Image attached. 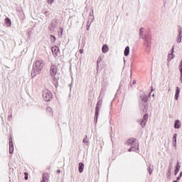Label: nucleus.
I'll return each mask as SVG.
<instances>
[{
	"label": "nucleus",
	"instance_id": "obj_1",
	"mask_svg": "<svg viewBox=\"0 0 182 182\" xmlns=\"http://www.w3.org/2000/svg\"><path fill=\"white\" fill-rule=\"evenodd\" d=\"M43 69V61L42 60H37L33 65L31 70V77L37 75Z\"/></svg>",
	"mask_w": 182,
	"mask_h": 182
},
{
	"label": "nucleus",
	"instance_id": "obj_2",
	"mask_svg": "<svg viewBox=\"0 0 182 182\" xmlns=\"http://www.w3.org/2000/svg\"><path fill=\"white\" fill-rule=\"evenodd\" d=\"M151 34L149 33L145 34L143 37L144 46L146 47L147 53H150V50H151Z\"/></svg>",
	"mask_w": 182,
	"mask_h": 182
},
{
	"label": "nucleus",
	"instance_id": "obj_3",
	"mask_svg": "<svg viewBox=\"0 0 182 182\" xmlns=\"http://www.w3.org/2000/svg\"><path fill=\"white\" fill-rule=\"evenodd\" d=\"M103 103V100H99L97 102L95 107V113L94 117L95 124H97V119H99V112H100V108L102 107V104Z\"/></svg>",
	"mask_w": 182,
	"mask_h": 182
},
{
	"label": "nucleus",
	"instance_id": "obj_4",
	"mask_svg": "<svg viewBox=\"0 0 182 182\" xmlns=\"http://www.w3.org/2000/svg\"><path fill=\"white\" fill-rule=\"evenodd\" d=\"M57 73H58V66L52 64L50 68V75L53 77L54 80H58V79H59V77H56Z\"/></svg>",
	"mask_w": 182,
	"mask_h": 182
},
{
	"label": "nucleus",
	"instance_id": "obj_5",
	"mask_svg": "<svg viewBox=\"0 0 182 182\" xmlns=\"http://www.w3.org/2000/svg\"><path fill=\"white\" fill-rule=\"evenodd\" d=\"M42 96H43V99L46 102H50V100H52V97H53L52 92H50V91L48 90H45L43 91Z\"/></svg>",
	"mask_w": 182,
	"mask_h": 182
},
{
	"label": "nucleus",
	"instance_id": "obj_6",
	"mask_svg": "<svg viewBox=\"0 0 182 182\" xmlns=\"http://www.w3.org/2000/svg\"><path fill=\"white\" fill-rule=\"evenodd\" d=\"M148 120H149V114H144L142 119L137 120V123H139L142 128H144L146 127V124L147 123Z\"/></svg>",
	"mask_w": 182,
	"mask_h": 182
},
{
	"label": "nucleus",
	"instance_id": "obj_7",
	"mask_svg": "<svg viewBox=\"0 0 182 182\" xmlns=\"http://www.w3.org/2000/svg\"><path fill=\"white\" fill-rule=\"evenodd\" d=\"M136 140L137 139H136L134 138L129 139L127 141V146L136 147L137 151H139V144L137 142H136Z\"/></svg>",
	"mask_w": 182,
	"mask_h": 182
},
{
	"label": "nucleus",
	"instance_id": "obj_8",
	"mask_svg": "<svg viewBox=\"0 0 182 182\" xmlns=\"http://www.w3.org/2000/svg\"><path fill=\"white\" fill-rule=\"evenodd\" d=\"M58 25H59V21L53 20L48 26L49 31H50L51 32L55 31V29L58 28Z\"/></svg>",
	"mask_w": 182,
	"mask_h": 182
},
{
	"label": "nucleus",
	"instance_id": "obj_9",
	"mask_svg": "<svg viewBox=\"0 0 182 182\" xmlns=\"http://www.w3.org/2000/svg\"><path fill=\"white\" fill-rule=\"evenodd\" d=\"M178 34L176 37V42H177V43H181L182 28L180 26H178Z\"/></svg>",
	"mask_w": 182,
	"mask_h": 182
},
{
	"label": "nucleus",
	"instance_id": "obj_10",
	"mask_svg": "<svg viewBox=\"0 0 182 182\" xmlns=\"http://www.w3.org/2000/svg\"><path fill=\"white\" fill-rule=\"evenodd\" d=\"M51 51H52V53L53 55V57L54 58H56L59 53V47L58 46H53L51 48Z\"/></svg>",
	"mask_w": 182,
	"mask_h": 182
},
{
	"label": "nucleus",
	"instance_id": "obj_11",
	"mask_svg": "<svg viewBox=\"0 0 182 182\" xmlns=\"http://www.w3.org/2000/svg\"><path fill=\"white\" fill-rule=\"evenodd\" d=\"M9 153L12 154L14 153V141H12V136L9 137Z\"/></svg>",
	"mask_w": 182,
	"mask_h": 182
},
{
	"label": "nucleus",
	"instance_id": "obj_12",
	"mask_svg": "<svg viewBox=\"0 0 182 182\" xmlns=\"http://www.w3.org/2000/svg\"><path fill=\"white\" fill-rule=\"evenodd\" d=\"M174 59V46L171 48V53L168 54V62H171Z\"/></svg>",
	"mask_w": 182,
	"mask_h": 182
},
{
	"label": "nucleus",
	"instance_id": "obj_13",
	"mask_svg": "<svg viewBox=\"0 0 182 182\" xmlns=\"http://www.w3.org/2000/svg\"><path fill=\"white\" fill-rule=\"evenodd\" d=\"M172 144L175 149H177V134H174L173 136Z\"/></svg>",
	"mask_w": 182,
	"mask_h": 182
},
{
	"label": "nucleus",
	"instance_id": "obj_14",
	"mask_svg": "<svg viewBox=\"0 0 182 182\" xmlns=\"http://www.w3.org/2000/svg\"><path fill=\"white\" fill-rule=\"evenodd\" d=\"M140 99L144 102V103H147L149 101V96L146 94H142L140 95Z\"/></svg>",
	"mask_w": 182,
	"mask_h": 182
},
{
	"label": "nucleus",
	"instance_id": "obj_15",
	"mask_svg": "<svg viewBox=\"0 0 182 182\" xmlns=\"http://www.w3.org/2000/svg\"><path fill=\"white\" fill-rule=\"evenodd\" d=\"M83 170H85V164H83V162H80L78 164V171L79 173H82Z\"/></svg>",
	"mask_w": 182,
	"mask_h": 182
},
{
	"label": "nucleus",
	"instance_id": "obj_16",
	"mask_svg": "<svg viewBox=\"0 0 182 182\" xmlns=\"http://www.w3.org/2000/svg\"><path fill=\"white\" fill-rule=\"evenodd\" d=\"M180 87H176V92H175V100H178V97H180Z\"/></svg>",
	"mask_w": 182,
	"mask_h": 182
},
{
	"label": "nucleus",
	"instance_id": "obj_17",
	"mask_svg": "<svg viewBox=\"0 0 182 182\" xmlns=\"http://www.w3.org/2000/svg\"><path fill=\"white\" fill-rule=\"evenodd\" d=\"M173 127L174 129H180L181 127V122L178 119L175 120Z\"/></svg>",
	"mask_w": 182,
	"mask_h": 182
},
{
	"label": "nucleus",
	"instance_id": "obj_18",
	"mask_svg": "<svg viewBox=\"0 0 182 182\" xmlns=\"http://www.w3.org/2000/svg\"><path fill=\"white\" fill-rule=\"evenodd\" d=\"M102 53H107V52H109V46H107L106 44H104L102 47Z\"/></svg>",
	"mask_w": 182,
	"mask_h": 182
},
{
	"label": "nucleus",
	"instance_id": "obj_19",
	"mask_svg": "<svg viewBox=\"0 0 182 182\" xmlns=\"http://www.w3.org/2000/svg\"><path fill=\"white\" fill-rule=\"evenodd\" d=\"M178 171H180V164L177 162L175 166L174 176H176L177 174H178Z\"/></svg>",
	"mask_w": 182,
	"mask_h": 182
},
{
	"label": "nucleus",
	"instance_id": "obj_20",
	"mask_svg": "<svg viewBox=\"0 0 182 182\" xmlns=\"http://www.w3.org/2000/svg\"><path fill=\"white\" fill-rule=\"evenodd\" d=\"M42 181L41 182H47L48 180H49V174L48 173H43L42 176Z\"/></svg>",
	"mask_w": 182,
	"mask_h": 182
},
{
	"label": "nucleus",
	"instance_id": "obj_21",
	"mask_svg": "<svg viewBox=\"0 0 182 182\" xmlns=\"http://www.w3.org/2000/svg\"><path fill=\"white\" fill-rule=\"evenodd\" d=\"M130 54V47L129 46L125 47L124 51V56H129Z\"/></svg>",
	"mask_w": 182,
	"mask_h": 182
},
{
	"label": "nucleus",
	"instance_id": "obj_22",
	"mask_svg": "<svg viewBox=\"0 0 182 182\" xmlns=\"http://www.w3.org/2000/svg\"><path fill=\"white\" fill-rule=\"evenodd\" d=\"M166 178L168 180H170V178H171V167H168V172L166 173Z\"/></svg>",
	"mask_w": 182,
	"mask_h": 182
},
{
	"label": "nucleus",
	"instance_id": "obj_23",
	"mask_svg": "<svg viewBox=\"0 0 182 182\" xmlns=\"http://www.w3.org/2000/svg\"><path fill=\"white\" fill-rule=\"evenodd\" d=\"M5 22H6V26H11V25H12V22L11 21V18H5Z\"/></svg>",
	"mask_w": 182,
	"mask_h": 182
},
{
	"label": "nucleus",
	"instance_id": "obj_24",
	"mask_svg": "<svg viewBox=\"0 0 182 182\" xmlns=\"http://www.w3.org/2000/svg\"><path fill=\"white\" fill-rule=\"evenodd\" d=\"M148 172L149 173V176H151V174L153 173V166H149L147 168Z\"/></svg>",
	"mask_w": 182,
	"mask_h": 182
},
{
	"label": "nucleus",
	"instance_id": "obj_25",
	"mask_svg": "<svg viewBox=\"0 0 182 182\" xmlns=\"http://www.w3.org/2000/svg\"><path fill=\"white\" fill-rule=\"evenodd\" d=\"M82 143H84V144H89V141H87V136H85V138L82 140Z\"/></svg>",
	"mask_w": 182,
	"mask_h": 182
},
{
	"label": "nucleus",
	"instance_id": "obj_26",
	"mask_svg": "<svg viewBox=\"0 0 182 182\" xmlns=\"http://www.w3.org/2000/svg\"><path fill=\"white\" fill-rule=\"evenodd\" d=\"M137 150V146H131L129 149L128 151H136Z\"/></svg>",
	"mask_w": 182,
	"mask_h": 182
},
{
	"label": "nucleus",
	"instance_id": "obj_27",
	"mask_svg": "<svg viewBox=\"0 0 182 182\" xmlns=\"http://www.w3.org/2000/svg\"><path fill=\"white\" fill-rule=\"evenodd\" d=\"M50 41L51 42H55L56 41V37H55V36H53V35H50Z\"/></svg>",
	"mask_w": 182,
	"mask_h": 182
},
{
	"label": "nucleus",
	"instance_id": "obj_28",
	"mask_svg": "<svg viewBox=\"0 0 182 182\" xmlns=\"http://www.w3.org/2000/svg\"><path fill=\"white\" fill-rule=\"evenodd\" d=\"M144 28L141 27L139 30V36H143V33H144Z\"/></svg>",
	"mask_w": 182,
	"mask_h": 182
},
{
	"label": "nucleus",
	"instance_id": "obj_29",
	"mask_svg": "<svg viewBox=\"0 0 182 182\" xmlns=\"http://www.w3.org/2000/svg\"><path fill=\"white\" fill-rule=\"evenodd\" d=\"M63 35V28H60V31L58 32V37L62 38Z\"/></svg>",
	"mask_w": 182,
	"mask_h": 182
},
{
	"label": "nucleus",
	"instance_id": "obj_30",
	"mask_svg": "<svg viewBox=\"0 0 182 182\" xmlns=\"http://www.w3.org/2000/svg\"><path fill=\"white\" fill-rule=\"evenodd\" d=\"M141 109H142L143 113L147 112V105H144Z\"/></svg>",
	"mask_w": 182,
	"mask_h": 182
},
{
	"label": "nucleus",
	"instance_id": "obj_31",
	"mask_svg": "<svg viewBox=\"0 0 182 182\" xmlns=\"http://www.w3.org/2000/svg\"><path fill=\"white\" fill-rule=\"evenodd\" d=\"M100 62H102V58H99L97 60V70L99 68V63H100Z\"/></svg>",
	"mask_w": 182,
	"mask_h": 182
},
{
	"label": "nucleus",
	"instance_id": "obj_32",
	"mask_svg": "<svg viewBox=\"0 0 182 182\" xmlns=\"http://www.w3.org/2000/svg\"><path fill=\"white\" fill-rule=\"evenodd\" d=\"M179 71H180V73H181L180 80H181V83H182V68H179Z\"/></svg>",
	"mask_w": 182,
	"mask_h": 182
},
{
	"label": "nucleus",
	"instance_id": "obj_33",
	"mask_svg": "<svg viewBox=\"0 0 182 182\" xmlns=\"http://www.w3.org/2000/svg\"><path fill=\"white\" fill-rule=\"evenodd\" d=\"M47 1H48V5H52V4H53V2H55V0H47Z\"/></svg>",
	"mask_w": 182,
	"mask_h": 182
},
{
	"label": "nucleus",
	"instance_id": "obj_34",
	"mask_svg": "<svg viewBox=\"0 0 182 182\" xmlns=\"http://www.w3.org/2000/svg\"><path fill=\"white\" fill-rule=\"evenodd\" d=\"M48 11H44L43 10V15H45L46 16H48Z\"/></svg>",
	"mask_w": 182,
	"mask_h": 182
},
{
	"label": "nucleus",
	"instance_id": "obj_35",
	"mask_svg": "<svg viewBox=\"0 0 182 182\" xmlns=\"http://www.w3.org/2000/svg\"><path fill=\"white\" fill-rule=\"evenodd\" d=\"M47 112H49V113H50L52 112V108L47 107Z\"/></svg>",
	"mask_w": 182,
	"mask_h": 182
},
{
	"label": "nucleus",
	"instance_id": "obj_36",
	"mask_svg": "<svg viewBox=\"0 0 182 182\" xmlns=\"http://www.w3.org/2000/svg\"><path fill=\"white\" fill-rule=\"evenodd\" d=\"M11 119H12V114H11V115H9V116L8 117V119H9V120H11Z\"/></svg>",
	"mask_w": 182,
	"mask_h": 182
},
{
	"label": "nucleus",
	"instance_id": "obj_37",
	"mask_svg": "<svg viewBox=\"0 0 182 182\" xmlns=\"http://www.w3.org/2000/svg\"><path fill=\"white\" fill-rule=\"evenodd\" d=\"M181 179V178H180V176H178V177L176 178L177 181H180Z\"/></svg>",
	"mask_w": 182,
	"mask_h": 182
},
{
	"label": "nucleus",
	"instance_id": "obj_38",
	"mask_svg": "<svg viewBox=\"0 0 182 182\" xmlns=\"http://www.w3.org/2000/svg\"><path fill=\"white\" fill-rule=\"evenodd\" d=\"M178 176L181 178V177H182V171L180 172Z\"/></svg>",
	"mask_w": 182,
	"mask_h": 182
},
{
	"label": "nucleus",
	"instance_id": "obj_39",
	"mask_svg": "<svg viewBox=\"0 0 182 182\" xmlns=\"http://www.w3.org/2000/svg\"><path fill=\"white\" fill-rule=\"evenodd\" d=\"M132 83H133L134 85H136V80H134L132 81Z\"/></svg>",
	"mask_w": 182,
	"mask_h": 182
},
{
	"label": "nucleus",
	"instance_id": "obj_40",
	"mask_svg": "<svg viewBox=\"0 0 182 182\" xmlns=\"http://www.w3.org/2000/svg\"><path fill=\"white\" fill-rule=\"evenodd\" d=\"M28 175H26V176H24V179H25V180H28Z\"/></svg>",
	"mask_w": 182,
	"mask_h": 182
},
{
	"label": "nucleus",
	"instance_id": "obj_41",
	"mask_svg": "<svg viewBox=\"0 0 182 182\" xmlns=\"http://www.w3.org/2000/svg\"><path fill=\"white\" fill-rule=\"evenodd\" d=\"M80 53H83V50L80 49Z\"/></svg>",
	"mask_w": 182,
	"mask_h": 182
},
{
	"label": "nucleus",
	"instance_id": "obj_42",
	"mask_svg": "<svg viewBox=\"0 0 182 182\" xmlns=\"http://www.w3.org/2000/svg\"><path fill=\"white\" fill-rule=\"evenodd\" d=\"M164 5H166V4H167V0H164Z\"/></svg>",
	"mask_w": 182,
	"mask_h": 182
},
{
	"label": "nucleus",
	"instance_id": "obj_43",
	"mask_svg": "<svg viewBox=\"0 0 182 182\" xmlns=\"http://www.w3.org/2000/svg\"><path fill=\"white\" fill-rule=\"evenodd\" d=\"M57 173H61L60 169L57 170Z\"/></svg>",
	"mask_w": 182,
	"mask_h": 182
},
{
	"label": "nucleus",
	"instance_id": "obj_44",
	"mask_svg": "<svg viewBox=\"0 0 182 182\" xmlns=\"http://www.w3.org/2000/svg\"><path fill=\"white\" fill-rule=\"evenodd\" d=\"M103 92V88L101 89L100 95H102V92Z\"/></svg>",
	"mask_w": 182,
	"mask_h": 182
},
{
	"label": "nucleus",
	"instance_id": "obj_45",
	"mask_svg": "<svg viewBox=\"0 0 182 182\" xmlns=\"http://www.w3.org/2000/svg\"><path fill=\"white\" fill-rule=\"evenodd\" d=\"M24 176H28V172H25Z\"/></svg>",
	"mask_w": 182,
	"mask_h": 182
},
{
	"label": "nucleus",
	"instance_id": "obj_46",
	"mask_svg": "<svg viewBox=\"0 0 182 182\" xmlns=\"http://www.w3.org/2000/svg\"><path fill=\"white\" fill-rule=\"evenodd\" d=\"M173 182H178V181H177V179H176V180L173 181Z\"/></svg>",
	"mask_w": 182,
	"mask_h": 182
},
{
	"label": "nucleus",
	"instance_id": "obj_47",
	"mask_svg": "<svg viewBox=\"0 0 182 182\" xmlns=\"http://www.w3.org/2000/svg\"><path fill=\"white\" fill-rule=\"evenodd\" d=\"M154 90L153 89V87H151V92H153Z\"/></svg>",
	"mask_w": 182,
	"mask_h": 182
},
{
	"label": "nucleus",
	"instance_id": "obj_48",
	"mask_svg": "<svg viewBox=\"0 0 182 182\" xmlns=\"http://www.w3.org/2000/svg\"><path fill=\"white\" fill-rule=\"evenodd\" d=\"M10 170H11V171H14V168H11Z\"/></svg>",
	"mask_w": 182,
	"mask_h": 182
},
{
	"label": "nucleus",
	"instance_id": "obj_49",
	"mask_svg": "<svg viewBox=\"0 0 182 182\" xmlns=\"http://www.w3.org/2000/svg\"><path fill=\"white\" fill-rule=\"evenodd\" d=\"M87 31H89V26L87 27Z\"/></svg>",
	"mask_w": 182,
	"mask_h": 182
},
{
	"label": "nucleus",
	"instance_id": "obj_50",
	"mask_svg": "<svg viewBox=\"0 0 182 182\" xmlns=\"http://www.w3.org/2000/svg\"><path fill=\"white\" fill-rule=\"evenodd\" d=\"M170 90H171V89H170V88H168V92H170Z\"/></svg>",
	"mask_w": 182,
	"mask_h": 182
},
{
	"label": "nucleus",
	"instance_id": "obj_51",
	"mask_svg": "<svg viewBox=\"0 0 182 182\" xmlns=\"http://www.w3.org/2000/svg\"><path fill=\"white\" fill-rule=\"evenodd\" d=\"M153 97H154V94L152 95Z\"/></svg>",
	"mask_w": 182,
	"mask_h": 182
},
{
	"label": "nucleus",
	"instance_id": "obj_52",
	"mask_svg": "<svg viewBox=\"0 0 182 182\" xmlns=\"http://www.w3.org/2000/svg\"><path fill=\"white\" fill-rule=\"evenodd\" d=\"M92 14H93V11H92Z\"/></svg>",
	"mask_w": 182,
	"mask_h": 182
},
{
	"label": "nucleus",
	"instance_id": "obj_53",
	"mask_svg": "<svg viewBox=\"0 0 182 182\" xmlns=\"http://www.w3.org/2000/svg\"><path fill=\"white\" fill-rule=\"evenodd\" d=\"M111 140H112V136H111Z\"/></svg>",
	"mask_w": 182,
	"mask_h": 182
}]
</instances>
